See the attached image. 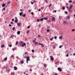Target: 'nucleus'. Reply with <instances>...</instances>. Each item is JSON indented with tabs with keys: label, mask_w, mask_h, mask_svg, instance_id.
I'll return each mask as SVG.
<instances>
[{
	"label": "nucleus",
	"mask_w": 75,
	"mask_h": 75,
	"mask_svg": "<svg viewBox=\"0 0 75 75\" xmlns=\"http://www.w3.org/2000/svg\"><path fill=\"white\" fill-rule=\"evenodd\" d=\"M26 59L27 63H28V61H30V57H29L27 56Z\"/></svg>",
	"instance_id": "nucleus-1"
},
{
	"label": "nucleus",
	"mask_w": 75,
	"mask_h": 75,
	"mask_svg": "<svg viewBox=\"0 0 75 75\" xmlns=\"http://www.w3.org/2000/svg\"><path fill=\"white\" fill-rule=\"evenodd\" d=\"M69 11L70 13H72V8H69Z\"/></svg>",
	"instance_id": "nucleus-2"
},
{
	"label": "nucleus",
	"mask_w": 75,
	"mask_h": 75,
	"mask_svg": "<svg viewBox=\"0 0 75 75\" xmlns=\"http://www.w3.org/2000/svg\"><path fill=\"white\" fill-rule=\"evenodd\" d=\"M57 69L59 72H61L62 71V69L60 67H58Z\"/></svg>",
	"instance_id": "nucleus-3"
},
{
	"label": "nucleus",
	"mask_w": 75,
	"mask_h": 75,
	"mask_svg": "<svg viewBox=\"0 0 75 75\" xmlns=\"http://www.w3.org/2000/svg\"><path fill=\"white\" fill-rule=\"evenodd\" d=\"M50 58H51V59H50L52 61H53V60H54V58H53V57L52 56H50Z\"/></svg>",
	"instance_id": "nucleus-4"
},
{
	"label": "nucleus",
	"mask_w": 75,
	"mask_h": 75,
	"mask_svg": "<svg viewBox=\"0 0 75 75\" xmlns=\"http://www.w3.org/2000/svg\"><path fill=\"white\" fill-rule=\"evenodd\" d=\"M21 24V23L20 22V23H17V25L18 27H19V26H20Z\"/></svg>",
	"instance_id": "nucleus-5"
},
{
	"label": "nucleus",
	"mask_w": 75,
	"mask_h": 75,
	"mask_svg": "<svg viewBox=\"0 0 75 75\" xmlns=\"http://www.w3.org/2000/svg\"><path fill=\"white\" fill-rule=\"evenodd\" d=\"M4 59V61H7V57H6Z\"/></svg>",
	"instance_id": "nucleus-6"
},
{
	"label": "nucleus",
	"mask_w": 75,
	"mask_h": 75,
	"mask_svg": "<svg viewBox=\"0 0 75 75\" xmlns=\"http://www.w3.org/2000/svg\"><path fill=\"white\" fill-rule=\"evenodd\" d=\"M17 34L18 35H20V31H18L17 32Z\"/></svg>",
	"instance_id": "nucleus-7"
},
{
	"label": "nucleus",
	"mask_w": 75,
	"mask_h": 75,
	"mask_svg": "<svg viewBox=\"0 0 75 75\" xmlns=\"http://www.w3.org/2000/svg\"><path fill=\"white\" fill-rule=\"evenodd\" d=\"M14 70H17V68L16 66L14 67Z\"/></svg>",
	"instance_id": "nucleus-8"
},
{
	"label": "nucleus",
	"mask_w": 75,
	"mask_h": 75,
	"mask_svg": "<svg viewBox=\"0 0 75 75\" xmlns=\"http://www.w3.org/2000/svg\"><path fill=\"white\" fill-rule=\"evenodd\" d=\"M62 38H63V37H62V36L59 37V39H60V40H62Z\"/></svg>",
	"instance_id": "nucleus-9"
},
{
	"label": "nucleus",
	"mask_w": 75,
	"mask_h": 75,
	"mask_svg": "<svg viewBox=\"0 0 75 75\" xmlns=\"http://www.w3.org/2000/svg\"><path fill=\"white\" fill-rule=\"evenodd\" d=\"M55 18L54 17H53L52 18V21H55Z\"/></svg>",
	"instance_id": "nucleus-10"
},
{
	"label": "nucleus",
	"mask_w": 75,
	"mask_h": 75,
	"mask_svg": "<svg viewBox=\"0 0 75 75\" xmlns=\"http://www.w3.org/2000/svg\"><path fill=\"white\" fill-rule=\"evenodd\" d=\"M14 37V35H11L10 37V38H13Z\"/></svg>",
	"instance_id": "nucleus-11"
},
{
	"label": "nucleus",
	"mask_w": 75,
	"mask_h": 75,
	"mask_svg": "<svg viewBox=\"0 0 75 75\" xmlns=\"http://www.w3.org/2000/svg\"><path fill=\"white\" fill-rule=\"evenodd\" d=\"M6 6V4H3L2 5V7H4Z\"/></svg>",
	"instance_id": "nucleus-12"
},
{
	"label": "nucleus",
	"mask_w": 75,
	"mask_h": 75,
	"mask_svg": "<svg viewBox=\"0 0 75 75\" xmlns=\"http://www.w3.org/2000/svg\"><path fill=\"white\" fill-rule=\"evenodd\" d=\"M35 45H38V42H35Z\"/></svg>",
	"instance_id": "nucleus-13"
},
{
	"label": "nucleus",
	"mask_w": 75,
	"mask_h": 75,
	"mask_svg": "<svg viewBox=\"0 0 75 75\" xmlns=\"http://www.w3.org/2000/svg\"><path fill=\"white\" fill-rule=\"evenodd\" d=\"M44 20V18H41L40 19V21H42Z\"/></svg>",
	"instance_id": "nucleus-14"
},
{
	"label": "nucleus",
	"mask_w": 75,
	"mask_h": 75,
	"mask_svg": "<svg viewBox=\"0 0 75 75\" xmlns=\"http://www.w3.org/2000/svg\"><path fill=\"white\" fill-rule=\"evenodd\" d=\"M22 14H23V13H22V12H20L19 13V15H20V16H22Z\"/></svg>",
	"instance_id": "nucleus-15"
},
{
	"label": "nucleus",
	"mask_w": 75,
	"mask_h": 75,
	"mask_svg": "<svg viewBox=\"0 0 75 75\" xmlns=\"http://www.w3.org/2000/svg\"><path fill=\"white\" fill-rule=\"evenodd\" d=\"M4 47V45H2L1 46V48H3Z\"/></svg>",
	"instance_id": "nucleus-16"
},
{
	"label": "nucleus",
	"mask_w": 75,
	"mask_h": 75,
	"mask_svg": "<svg viewBox=\"0 0 75 75\" xmlns=\"http://www.w3.org/2000/svg\"><path fill=\"white\" fill-rule=\"evenodd\" d=\"M12 75H14V74H15V73H14V72H13L12 73H11Z\"/></svg>",
	"instance_id": "nucleus-17"
},
{
	"label": "nucleus",
	"mask_w": 75,
	"mask_h": 75,
	"mask_svg": "<svg viewBox=\"0 0 75 75\" xmlns=\"http://www.w3.org/2000/svg\"><path fill=\"white\" fill-rule=\"evenodd\" d=\"M25 16H26V14H24L22 15V17H25Z\"/></svg>",
	"instance_id": "nucleus-18"
},
{
	"label": "nucleus",
	"mask_w": 75,
	"mask_h": 75,
	"mask_svg": "<svg viewBox=\"0 0 75 75\" xmlns=\"http://www.w3.org/2000/svg\"><path fill=\"white\" fill-rule=\"evenodd\" d=\"M47 66V65L46 64H45L44 65V67H46Z\"/></svg>",
	"instance_id": "nucleus-19"
},
{
	"label": "nucleus",
	"mask_w": 75,
	"mask_h": 75,
	"mask_svg": "<svg viewBox=\"0 0 75 75\" xmlns=\"http://www.w3.org/2000/svg\"><path fill=\"white\" fill-rule=\"evenodd\" d=\"M15 21L16 23H17L18 22V20L17 19H16Z\"/></svg>",
	"instance_id": "nucleus-20"
},
{
	"label": "nucleus",
	"mask_w": 75,
	"mask_h": 75,
	"mask_svg": "<svg viewBox=\"0 0 75 75\" xmlns=\"http://www.w3.org/2000/svg\"><path fill=\"white\" fill-rule=\"evenodd\" d=\"M53 39H54V38H51L50 39V41H52L53 40Z\"/></svg>",
	"instance_id": "nucleus-21"
},
{
	"label": "nucleus",
	"mask_w": 75,
	"mask_h": 75,
	"mask_svg": "<svg viewBox=\"0 0 75 75\" xmlns=\"http://www.w3.org/2000/svg\"><path fill=\"white\" fill-rule=\"evenodd\" d=\"M73 7V6H72V5H71L70 6V7L69 8H72V7Z\"/></svg>",
	"instance_id": "nucleus-22"
},
{
	"label": "nucleus",
	"mask_w": 75,
	"mask_h": 75,
	"mask_svg": "<svg viewBox=\"0 0 75 75\" xmlns=\"http://www.w3.org/2000/svg\"><path fill=\"white\" fill-rule=\"evenodd\" d=\"M64 13H65L66 14H68V12H67V11H64Z\"/></svg>",
	"instance_id": "nucleus-23"
},
{
	"label": "nucleus",
	"mask_w": 75,
	"mask_h": 75,
	"mask_svg": "<svg viewBox=\"0 0 75 75\" xmlns=\"http://www.w3.org/2000/svg\"><path fill=\"white\" fill-rule=\"evenodd\" d=\"M3 10H6V8H3V9H2V11H3Z\"/></svg>",
	"instance_id": "nucleus-24"
},
{
	"label": "nucleus",
	"mask_w": 75,
	"mask_h": 75,
	"mask_svg": "<svg viewBox=\"0 0 75 75\" xmlns=\"http://www.w3.org/2000/svg\"><path fill=\"white\" fill-rule=\"evenodd\" d=\"M23 63H24V61H21V64H23Z\"/></svg>",
	"instance_id": "nucleus-25"
},
{
	"label": "nucleus",
	"mask_w": 75,
	"mask_h": 75,
	"mask_svg": "<svg viewBox=\"0 0 75 75\" xmlns=\"http://www.w3.org/2000/svg\"><path fill=\"white\" fill-rule=\"evenodd\" d=\"M12 30H13V31H14V30H15V27H13V28H12Z\"/></svg>",
	"instance_id": "nucleus-26"
},
{
	"label": "nucleus",
	"mask_w": 75,
	"mask_h": 75,
	"mask_svg": "<svg viewBox=\"0 0 75 75\" xmlns=\"http://www.w3.org/2000/svg\"><path fill=\"white\" fill-rule=\"evenodd\" d=\"M40 19H38L37 20V21H38V22H39V21H40Z\"/></svg>",
	"instance_id": "nucleus-27"
},
{
	"label": "nucleus",
	"mask_w": 75,
	"mask_h": 75,
	"mask_svg": "<svg viewBox=\"0 0 75 75\" xmlns=\"http://www.w3.org/2000/svg\"><path fill=\"white\" fill-rule=\"evenodd\" d=\"M44 20H48V18H44Z\"/></svg>",
	"instance_id": "nucleus-28"
},
{
	"label": "nucleus",
	"mask_w": 75,
	"mask_h": 75,
	"mask_svg": "<svg viewBox=\"0 0 75 75\" xmlns=\"http://www.w3.org/2000/svg\"><path fill=\"white\" fill-rule=\"evenodd\" d=\"M65 7H63L62 8V10H65Z\"/></svg>",
	"instance_id": "nucleus-29"
},
{
	"label": "nucleus",
	"mask_w": 75,
	"mask_h": 75,
	"mask_svg": "<svg viewBox=\"0 0 75 75\" xmlns=\"http://www.w3.org/2000/svg\"><path fill=\"white\" fill-rule=\"evenodd\" d=\"M68 56H69V55H68V53H67V54H66V57H68Z\"/></svg>",
	"instance_id": "nucleus-30"
},
{
	"label": "nucleus",
	"mask_w": 75,
	"mask_h": 75,
	"mask_svg": "<svg viewBox=\"0 0 75 75\" xmlns=\"http://www.w3.org/2000/svg\"><path fill=\"white\" fill-rule=\"evenodd\" d=\"M70 18V17L67 16L66 18Z\"/></svg>",
	"instance_id": "nucleus-31"
},
{
	"label": "nucleus",
	"mask_w": 75,
	"mask_h": 75,
	"mask_svg": "<svg viewBox=\"0 0 75 75\" xmlns=\"http://www.w3.org/2000/svg\"><path fill=\"white\" fill-rule=\"evenodd\" d=\"M18 41H17V42H16V45H17V44H18Z\"/></svg>",
	"instance_id": "nucleus-32"
},
{
	"label": "nucleus",
	"mask_w": 75,
	"mask_h": 75,
	"mask_svg": "<svg viewBox=\"0 0 75 75\" xmlns=\"http://www.w3.org/2000/svg\"><path fill=\"white\" fill-rule=\"evenodd\" d=\"M72 1L71 0L69 1V3H72Z\"/></svg>",
	"instance_id": "nucleus-33"
},
{
	"label": "nucleus",
	"mask_w": 75,
	"mask_h": 75,
	"mask_svg": "<svg viewBox=\"0 0 75 75\" xmlns=\"http://www.w3.org/2000/svg\"><path fill=\"white\" fill-rule=\"evenodd\" d=\"M71 31H75V29H72Z\"/></svg>",
	"instance_id": "nucleus-34"
},
{
	"label": "nucleus",
	"mask_w": 75,
	"mask_h": 75,
	"mask_svg": "<svg viewBox=\"0 0 75 75\" xmlns=\"http://www.w3.org/2000/svg\"><path fill=\"white\" fill-rule=\"evenodd\" d=\"M16 50V48H13L12 49V50H13V51H14V50Z\"/></svg>",
	"instance_id": "nucleus-35"
},
{
	"label": "nucleus",
	"mask_w": 75,
	"mask_h": 75,
	"mask_svg": "<svg viewBox=\"0 0 75 75\" xmlns=\"http://www.w3.org/2000/svg\"><path fill=\"white\" fill-rule=\"evenodd\" d=\"M29 31H30V30H28L27 32V33H28V34H29V33H28V32H29Z\"/></svg>",
	"instance_id": "nucleus-36"
},
{
	"label": "nucleus",
	"mask_w": 75,
	"mask_h": 75,
	"mask_svg": "<svg viewBox=\"0 0 75 75\" xmlns=\"http://www.w3.org/2000/svg\"><path fill=\"white\" fill-rule=\"evenodd\" d=\"M52 5V4H50V5H49V7H51V6Z\"/></svg>",
	"instance_id": "nucleus-37"
},
{
	"label": "nucleus",
	"mask_w": 75,
	"mask_h": 75,
	"mask_svg": "<svg viewBox=\"0 0 75 75\" xmlns=\"http://www.w3.org/2000/svg\"><path fill=\"white\" fill-rule=\"evenodd\" d=\"M10 1H9L8 2L7 4H10Z\"/></svg>",
	"instance_id": "nucleus-38"
},
{
	"label": "nucleus",
	"mask_w": 75,
	"mask_h": 75,
	"mask_svg": "<svg viewBox=\"0 0 75 75\" xmlns=\"http://www.w3.org/2000/svg\"><path fill=\"white\" fill-rule=\"evenodd\" d=\"M47 32H49V31H50V30L47 29Z\"/></svg>",
	"instance_id": "nucleus-39"
},
{
	"label": "nucleus",
	"mask_w": 75,
	"mask_h": 75,
	"mask_svg": "<svg viewBox=\"0 0 75 75\" xmlns=\"http://www.w3.org/2000/svg\"><path fill=\"white\" fill-rule=\"evenodd\" d=\"M9 47H12V45H9Z\"/></svg>",
	"instance_id": "nucleus-40"
},
{
	"label": "nucleus",
	"mask_w": 75,
	"mask_h": 75,
	"mask_svg": "<svg viewBox=\"0 0 75 75\" xmlns=\"http://www.w3.org/2000/svg\"><path fill=\"white\" fill-rule=\"evenodd\" d=\"M26 45V44H25V43H23V45H24V46H25V45Z\"/></svg>",
	"instance_id": "nucleus-41"
},
{
	"label": "nucleus",
	"mask_w": 75,
	"mask_h": 75,
	"mask_svg": "<svg viewBox=\"0 0 75 75\" xmlns=\"http://www.w3.org/2000/svg\"><path fill=\"white\" fill-rule=\"evenodd\" d=\"M28 54V52H25V55H26V54Z\"/></svg>",
	"instance_id": "nucleus-42"
},
{
	"label": "nucleus",
	"mask_w": 75,
	"mask_h": 75,
	"mask_svg": "<svg viewBox=\"0 0 75 75\" xmlns=\"http://www.w3.org/2000/svg\"><path fill=\"white\" fill-rule=\"evenodd\" d=\"M62 45L60 46L59 47V48H62Z\"/></svg>",
	"instance_id": "nucleus-43"
},
{
	"label": "nucleus",
	"mask_w": 75,
	"mask_h": 75,
	"mask_svg": "<svg viewBox=\"0 0 75 75\" xmlns=\"http://www.w3.org/2000/svg\"><path fill=\"white\" fill-rule=\"evenodd\" d=\"M57 37L56 36H55L54 37V39H57Z\"/></svg>",
	"instance_id": "nucleus-44"
},
{
	"label": "nucleus",
	"mask_w": 75,
	"mask_h": 75,
	"mask_svg": "<svg viewBox=\"0 0 75 75\" xmlns=\"http://www.w3.org/2000/svg\"><path fill=\"white\" fill-rule=\"evenodd\" d=\"M39 45H43V44H41V43H39Z\"/></svg>",
	"instance_id": "nucleus-45"
},
{
	"label": "nucleus",
	"mask_w": 75,
	"mask_h": 75,
	"mask_svg": "<svg viewBox=\"0 0 75 75\" xmlns=\"http://www.w3.org/2000/svg\"><path fill=\"white\" fill-rule=\"evenodd\" d=\"M67 21H64V23H67Z\"/></svg>",
	"instance_id": "nucleus-46"
},
{
	"label": "nucleus",
	"mask_w": 75,
	"mask_h": 75,
	"mask_svg": "<svg viewBox=\"0 0 75 75\" xmlns=\"http://www.w3.org/2000/svg\"><path fill=\"white\" fill-rule=\"evenodd\" d=\"M11 57L12 58H13V57H14V55H12L11 56Z\"/></svg>",
	"instance_id": "nucleus-47"
},
{
	"label": "nucleus",
	"mask_w": 75,
	"mask_h": 75,
	"mask_svg": "<svg viewBox=\"0 0 75 75\" xmlns=\"http://www.w3.org/2000/svg\"><path fill=\"white\" fill-rule=\"evenodd\" d=\"M45 2H46L47 3H48V2H47V0H45Z\"/></svg>",
	"instance_id": "nucleus-48"
},
{
	"label": "nucleus",
	"mask_w": 75,
	"mask_h": 75,
	"mask_svg": "<svg viewBox=\"0 0 75 75\" xmlns=\"http://www.w3.org/2000/svg\"><path fill=\"white\" fill-rule=\"evenodd\" d=\"M32 52H34V50H32Z\"/></svg>",
	"instance_id": "nucleus-49"
},
{
	"label": "nucleus",
	"mask_w": 75,
	"mask_h": 75,
	"mask_svg": "<svg viewBox=\"0 0 75 75\" xmlns=\"http://www.w3.org/2000/svg\"><path fill=\"white\" fill-rule=\"evenodd\" d=\"M31 14H32V15H33V14H34V13L32 12H31Z\"/></svg>",
	"instance_id": "nucleus-50"
},
{
	"label": "nucleus",
	"mask_w": 75,
	"mask_h": 75,
	"mask_svg": "<svg viewBox=\"0 0 75 75\" xmlns=\"http://www.w3.org/2000/svg\"><path fill=\"white\" fill-rule=\"evenodd\" d=\"M31 72V71H32V69H30L29 70Z\"/></svg>",
	"instance_id": "nucleus-51"
},
{
	"label": "nucleus",
	"mask_w": 75,
	"mask_h": 75,
	"mask_svg": "<svg viewBox=\"0 0 75 75\" xmlns=\"http://www.w3.org/2000/svg\"><path fill=\"white\" fill-rule=\"evenodd\" d=\"M41 8L42 10H43V9H44L43 7H41Z\"/></svg>",
	"instance_id": "nucleus-52"
},
{
	"label": "nucleus",
	"mask_w": 75,
	"mask_h": 75,
	"mask_svg": "<svg viewBox=\"0 0 75 75\" xmlns=\"http://www.w3.org/2000/svg\"><path fill=\"white\" fill-rule=\"evenodd\" d=\"M54 75H58V74L55 73Z\"/></svg>",
	"instance_id": "nucleus-53"
},
{
	"label": "nucleus",
	"mask_w": 75,
	"mask_h": 75,
	"mask_svg": "<svg viewBox=\"0 0 75 75\" xmlns=\"http://www.w3.org/2000/svg\"><path fill=\"white\" fill-rule=\"evenodd\" d=\"M12 21H14V18H13L12 19Z\"/></svg>",
	"instance_id": "nucleus-54"
},
{
	"label": "nucleus",
	"mask_w": 75,
	"mask_h": 75,
	"mask_svg": "<svg viewBox=\"0 0 75 75\" xmlns=\"http://www.w3.org/2000/svg\"><path fill=\"white\" fill-rule=\"evenodd\" d=\"M35 40H34L33 41V42H35Z\"/></svg>",
	"instance_id": "nucleus-55"
},
{
	"label": "nucleus",
	"mask_w": 75,
	"mask_h": 75,
	"mask_svg": "<svg viewBox=\"0 0 75 75\" xmlns=\"http://www.w3.org/2000/svg\"><path fill=\"white\" fill-rule=\"evenodd\" d=\"M30 28V26H28L27 27L28 28V29L29 28Z\"/></svg>",
	"instance_id": "nucleus-56"
},
{
	"label": "nucleus",
	"mask_w": 75,
	"mask_h": 75,
	"mask_svg": "<svg viewBox=\"0 0 75 75\" xmlns=\"http://www.w3.org/2000/svg\"><path fill=\"white\" fill-rule=\"evenodd\" d=\"M11 24H13V22H11Z\"/></svg>",
	"instance_id": "nucleus-57"
},
{
	"label": "nucleus",
	"mask_w": 75,
	"mask_h": 75,
	"mask_svg": "<svg viewBox=\"0 0 75 75\" xmlns=\"http://www.w3.org/2000/svg\"><path fill=\"white\" fill-rule=\"evenodd\" d=\"M31 4H34V3H33V2H31Z\"/></svg>",
	"instance_id": "nucleus-58"
},
{
	"label": "nucleus",
	"mask_w": 75,
	"mask_h": 75,
	"mask_svg": "<svg viewBox=\"0 0 75 75\" xmlns=\"http://www.w3.org/2000/svg\"><path fill=\"white\" fill-rule=\"evenodd\" d=\"M38 11H41V9L39 8L38 10Z\"/></svg>",
	"instance_id": "nucleus-59"
},
{
	"label": "nucleus",
	"mask_w": 75,
	"mask_h": 75,
	"mask_svg": "<svg viewBox=\"0 0 75 75\" xmlns=\"http://www.w3.org/2000/svg\"><path fill=\"white\" fill-rule=\"evenodd\" d=\"M24 45H22V47H24Z\"/></svg>",
	"instance_id": "nucleus-60"
},
{
	"label": "nucleus",
	"mask_w": 75,
	"mask_h": 75,
	"mask_svg": "<svg viewBox=\"0 0 75 75\" xmlns=\"http://www.w3.org/2000/svg\"><path fill=\"white\" fill-rule=\"evenodd\" d=\"M11 24H9V26L10 27H11Z\"/></svg>",
	"instance_id": "nucleus-61"
},
{
	"label": "nucleus",
	"mask_w": 75,
	"mask_h": 75,
	"mask_svg": "<svg viewBox=\"0 0 75 75\" xmlns=\"http://www.w3.org/2000/svg\"><path fill=\"white\" fill-rule=\"evenodd\" d=\"M21 44H23V42L22 41H21Z\"/></svg>",
	"instance_id": "nucleus-62"
},
{
	"label": "nucleus",
	"mask_w": 75,
	"mask_h": 75,
	"mask_svg": "<svg viewBox=\"0 0 75 75\" xmlns=\"http://www.w3.org/2000/svg\"><path fill=\"white\" fill-rule=\"evenodd\" d=\"M58 62H56V63H55V64H58Z\"/></svg>",
	"instance_id": "nucleus-63"
},
{
	"label": "nucleus",
	"mask_w": 75,
	"mask_h": 75,
	"mask_svg": "<svg viewBox=\"0 0 75 75\" xmlns=\"http://www.w3.org/2000/svg\"><path fill=\"white\" fill-rule=\"evenodd\" d=\"M20 10L21 11H23V10H22V9H20Z\"/></svg>",
	"instance_id": "nucleus-64"
}]
</instances>
